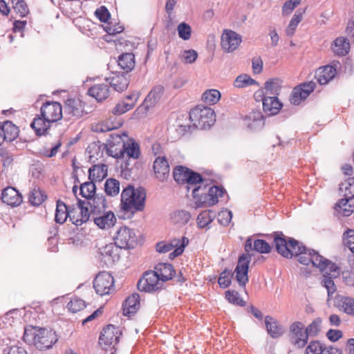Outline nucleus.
I'll return each mask as SVG.
<instances>
[{
    "label": "nucleus",
    "instance_id": "nucleus-1",
    "mask_svg": "<svg viewBox=\"0 0 354 354\" xmlns=\"http://www.w3.org/2000/svg\"><path fill=\"white\" fill-rule=\"evenodd\" d=\"M146 191L145 188L138 187L136 189L129 185L121 193V207L126 212L133 214L142 211L145 208Z\"/></svg>",
    "mask_w": 354,
    "mask_h": 354
},
{
    "label": "nucleus",
    "instance_id": "nucleus-2",
    "mask_svg": "<svg viewBox=\"0 0 354 354\" xmlns=\"http://www.w3.org/2000/svg\"><path fill=\"white\" fill-rule=\"evenodd\" d=\"M225 190L219 186L213 185L207 188L206 185H198L192 190V196L196 207H210L218 202Z\"/></svg>",
    "mask_w": 354,
    "mask_h": 354
},
{
    "label": "nucleus",
    "instance_id": "nucleus-3",
    "mask_svg": "<svg viewBox=\"0 0 354 354\" xmlns=\"http://www.w3.org/2000/svg\"><path fill=\"white\" fill-rule=\"evenodd\" d=\"M214 110L209 107L197 106L189 112V119L197 129H205L214 124L216 120Z\"/></svg>",
    "mask_w": 354,
    "mask_h": 354
},
{
    "label": "nucleus",
    "instance_id": "nucleus-4",
    "mask_svg": "<svg viewBox=\"0 0 354 354\" xmlns=\"http://www.w3.org/2000/svg\"><path fill=\"white\" fill-rule=\"evenodd\" d=\"M294 256L298 257V261L301 264L308 266L311 264L312 267L322 269L324 268V262L326 259L320 255L314 250L308 249L299 242L296 247Z\"/></svg>",
    "mask_w": 354,
    "mask_h": 354
},
{
    "label": "nucleus",
    "instance_id": "nucleus-5",
    "mask_svg": "<svg viewBox=\"0 0 354 354\" xmlns=\"http://www.w3.org/2000/svg\"><path fill=\"white\" fill-rule=\"evenodd\" d=\"M32 336L33 343L39 350L49 349L57 341L55 331L43 328H35Z\"/></svg>",
    "mask_w": 354,
    "mask_h": 354
},
{
    "label": "nucleus",
    "instance_id": "nucleus-6",
    "mask_svg": "<svg viewBox=\"0 0 354 354\" xmlns=\"http://www.w3.org/2000/svg\"><path fill=\"white\" fill-rule=\"evenodd\" d=\"M274 243L279 254L287 259H291L294 256L299 241L290 238L288 242L283 234L277 232L274 233Z\"/></svg>",
    "mask_w": 354,
    "mask_h": 354
},
{
    "label": "nucleus",
    "instance_id": "nucleus-7",
    "mask_svg": "<svg viewBox=\"0 0 354 354\" xmlns=\"http://www.w3.org/2000/svg\"><path fill=\"white\" fill-rule=\"evenodd\" d=\"M113 239L115 245L120 249L133 248L137 243V237L133 230L126 226L120 227Z\"/></svg>",
    "mask_w": 354,
    "mask_h": 354
},
{
    "label": "nucleus",
    "instance_id": "nucleus-8",
    "mask_svg": "<svg viewBox=\"0 0 354 354\" xmlns=\"http://www.w3.org/2000/svg\"><path fill=\"white\" fill-rule=\"evenodd\" d=\"M162 285L158 275L154 271L149 270L143 274L137 283V287L140 291L152 292L160 289Z\"/></svg>",
    "mask_w": 354,
    "mask_h": 354
},
{
    "label": "nucleus",
    "instance_id": "nucleus-9",
    "mask_svg": "<svg viewBox=\"0 0 354 354\" xmlns=\"http://www.w3.org/2000/svg\"><path fill=\"white\" fill-rule=\"evenodd\" d=\"M127 137L126 133L110 134L106 146L107 154L115 158H122V149H124L126 143L124 138H127Z\"/></svg>",
    "mask_w": 354,
    "mask_h": 354
},
{
    "label": "nucleus",
    "instance_id": "nucleus-10",
    "mask_svg": "<svg viewBox=\"0 0 354 354\" xmlns=\"http://www.w3.org/2000/svg\"><path fill=\"white\" fill-rule=\"evenodd\" d=\"M93 287L99 295H109L114 287L113 276L107 272H100L93 281Z\"/></svg>",
    "mask_w": 354,
    "mask_h": 354
},
{
    "label": "nucleus",
    "instance_id": "nucleus-11",
    "mask_svg": "<svg viewBox=\"0 0 354 354\" xmlns=\"http://www.w3.org/2000/svg\"><path fill=\"white\" fill-rule=\"evenodd\" d=\"M84 102L80 98H68L64 102V114L67 120L80 118L86 112Z\"/></svg>",
    "mask_w": 354,
    "mask_h": 354
},
{
    "label": "nucleus",
    "instance_id": "nucleus-12",
    "mask_svg": "<svg viewBox=\"0 0 354 354\" xmlns=\"http://www.w3.org/2000/svg\"><path fill=\"white\" fill-rule=\"evenodd\" d=\"M251 255L250 254H243L239 257L234 273L241 287H245L248 282V270Z\"/></svg>",
    "mask_w": 354,
    "mask_h": 354
},
{
    "label": "nucleus",
    "instance_id": "nucleus-13",
    "mask_svg": "<svg viewBox=\"0 0 354 354\" xmlns=\"http://www.w3.org/2000/svg\"><path fill=\"white\" fill-rule=\"evenodd\" d=\"M242 41V37L236 32L225 29L221 35V45L225 53H232L240 46Z\"/></svg>",
    "mask_w": 354,
    "mask_h": 354
},
{
    "label": "nucleus",
    "instance_id": "nucleus-14",
    "mask_svg": "<svg viewBox=\"0 0 354 354\" xmlns=\"http://www.w3.org/2000/svg\"><path fill=\"white\" fill-rule=\"evenodd\" d=\"M164 87L162 85H156L152 88L146 96L143 103L137 109V111L145 115L149 110L154 107L160 100L163 93Z\"/></svg>",
    "mask_w": 354,
    "mask_h": 354
},
{
    "label": "nucleus",
    "instance_id": "nucleus-15",
    "mask_svg": "<svg viewBox=\"0 0 354 354\" xmlns=\"http://www.w3.org/2000/svg\"><path fill=\"white\" fill-rule=\"evenodd\" d=\"M40 113L48 122L54 123L62 118V106L59 102L48 101L43 104Z\"/></svg>",
    "mask_w": 354,
    "mask_h": 354
},
{
    "label": "nucleus",
    "instance_id": "nucleus-16",
    "mask_svg": "<svg viewBox=\"0 0 354 354\" xmlns=\"http://www.w3.org/2000/svg\"><path fill=\"white\" fill-rule=\"evenodd\" d=\"M304 328V325L300 322H295L290 326L291 343L298 348H304L308 343V336Z\"/></svg>",
    "mask_w": 354,
    "mask_h": 354
},
{
    "label": "nucleus",
    "instance_id": "nucleus-17",
    "mask_svg": "<svg viewBox=\"0 0 354 354\" xmlns=\"http://www.w3.org/2000/svg\"><path fill=\"white\" fill-rule=\"evenodd\" d=\"M315 87L316 83L312 81L295 87L290 97V103L294 105H299L309 96Z\"/></svg>",
    "mask_w": 354,
    "mask_h": 354
},
{
    "label": "nucleus",
    "instance_id": "nucleus-18",
    "mask_svg": "<svg viewBox=\"0 0 354 354\" xmlns=\"http://www.w3.org/2000/svg\"><path fill=\"white\" fill-rule=\"evenodd\" d=\"M122 335L120 329L112 324L104 327L100 333L99 343L101 345L111 346L117 344Z\"/></svg>",
    "mask_w": 354,
    "mask_h": 354
},
{
    "label": "nucleus",
    "instance_id": "nucleus-19",
    "mask_svg": "<svg viewBox=\"0 0 354 354\" xmlns=\"http://www.w3.org/2000/svg\"><path fill=\"white\" fill-rule=\"evenodd\" d=\"M119 247L114 243H109L99 249V258L107 266L113 264L119 259Z\"/></svg>",
    "mask_w": 354,
    "mask_h": 354
},
{
    "label": "nucleus",
    "instance_id": "nucleus-20",
    "mask_svg": "<svg viewBox=\"0 0 354 354\" xmlns=\"http://www.w3.org/2000/svg\"><path fill=\"white\" fill-rule=\"evenodd\" d=\"M116 217L113 212L104 211L100 214L93 216L95 224L100 229L108 230L116 223Z\"/></svg>",
    "mask_w": 354,
    "mask_h": 354
},
{
    "label": "nucleus",
    "instance_id": "nucleus-21",
    "mask_svg": "<svg viewBox=\"0 0 354 354\" xmlns=\"http://www.w3.org/2000/svg\"><path fill=\"white\" fill-rule=\"evenodd\" d=\"M1 200L7 205L15 207L21 203L23 198L21 194L16 189L12 187H8L2 191Z\"/></svg>",
    "mask_w": 354,
    "mask_h": 354
},
{
    "label": "nucleus",
    "instance_id": "nucleus-22",
    "mask_svg": "<svg viewBox=\"0 0 354 354\" xmlns=\"http://www.w3.org/2000/svg\"><path fill=\"white\" fill-rule=\"evenodd\" d=\"M86 205L89 206L93 216L102 214L106 208V198L102 194H96L92 198L86 201Z\"/></svg>",
    "mask_w": 354,
    "mask_h": 354
},
{
    "label": "nucleus",
    "instance_id": "nucleus-23",
    "mask_svg": "<svg viewBox=\"0 0 354 354\" xmlns=\"http://www.w3.org/2000/svg\"><path fill=\"white\" fill-rule=\"evenodd\" d=\"M156 177L160 181H165L169 176V165L165 157H158L153 162Z\"/></svg>",
    "mask_w": 354,
    "mask_h": 354
},
{
    "label": "nucleus",
    "instance_id": "nucleus-24",
    "mask_svg": "<svg viewBox=\"0 0 354 354\" xmlns=\"http://www.w3.org/2000/svg\"><path fill=\"white\" fill-rule=\"evenodd\" d=\"M109 82V86H111L115 91L122 92L127 89L129 81L126 73H113L112 76L106 79Z\"/></svg>",
    "mask_w": 354,
    "mask_h": 354
},
{
    "label": "nucleus",
    "instance_id": "nucleus-25",
    "mask_svg": "<svg viewBox=\"0 0 354 354\" xmlns=\"http://www.w3.org/2000/svg\"><path fill=\"white\" fill-rule=\"evenodd\" d=\"M283 104L277 96H264L263 98V110L268 115L277 114Z\"/></svg>",
    "mask_w": 354,
    "mask_h": 354
},
{
    "label": "nucleus",
    "instance_id": "nucleus-26",
    "mask_svg": "<svg viewBox=\"0 0 354 354\" xmlns=\"http://www.w3.org/2000/svg\"><path fill=\"white\" fill-rule=\"evenodd\" d=\"M0 130L3 142H12L19 134L18 127L9 120L0 123Z\"/></svg>",
    "mask_w": 354,
    "mask_h": 354
},
{
    "label": "nucleus",
    "instance_id": "nucleus-27",
    "mask_svg": "<svg viewBox=\"0 0 354 354\" xmlns=\"http://www.w3.org/2000/svg\"><path fill=\"white\" fill-rule=\"evenodd\" d=\"M88 94L97 102H102L110 95L109 86L106 83L94 84L88 89Z\"/></svg>",
    "mask_w": 354,
    "mask_h": 354
},
{
    "label": "nucleus",
    "instance_id": "nucleus-28",
    "mask_svg": "<svg viewBox=\"0 0 354 354\" xmlns=\"http://www.w3.org/2000/svg\"><path fill=\"white\" fill-rule=\"evenodd\" d=\"M335 306L346 314L354 316V299L349 297L337 295L335 297Z\"/></svg>",
    "mask_w": 354,
    "mask_h": 354
},
{
    "label": "nucleus",
    "instance_id": "nucleus-29",
    "mask_svg": "<svg viewBox=\"0 0 354 354\" xmlns=\"http://www.w3.org/2000/svg\"><path fill=\"white\" fill-rule=\"evenodd\" d=\"M140 307V295L138 293H133L128 297L123 304V314L124 316L131 317L134 315Z\"/></svg>",
    "mask_w": 354,
    "mask_h": 354
},
{
    "label": "nucleus",
    "instance_id": "nucleus-30",
    "mask_svg": "<svg viewBox=\"0 0 354 354\" xmlns=\"http://www.w3.org/2000/svg\"><path fill=\"white\" fill-rule=\"evenodd\" d=\"M51 122H48L41 115H37L30 124L37 136L48 134Z\"/></svg>",
    "mask_w": 354,
    "mask_h": 354
},
{
    "label": "nucleus",
    "instance_id": "nucleus-31",
    "mask_svg": "<svg viewBox=\"0 0 354 354\" xmlns=\"http://www.w3.org/2000/svg\"><path fill=\"white\" fill-rule=\"evenodd\" d=\"M155 273L158 275L161 282L167 281L172 279L175 270L170 263H160L155 266Z\"/></svg>",
    "mask_w": 354,
    "mask_h": 354
},
{
    "label": "nucleus",
    "instance_id": "nucleus-32",
    "mask_svg": "<svg viewBox=\"0 0 354 354\" xmlns=\"http://www.w3.org/2000/svg\"><path fill=\"white\" fill-rule=\"evenodd\" d=\"M335 75L336 69L332 66L327 65L319 68L315 77L321 85H324L333 79Z\"/></svg>",
    "mask_w": 354,
    "mask_h": 354
},
{
    "label": "nucleus",
    "instance_id": "nucleus-33",
    "mask_svg": "<svg viewBox=\"0 0 354 354\" xmlns=\"http://www.w3.org/2000/svg\"><path fill=\"white\" fill-rule=\"evenodd\" d=\"M265 324L268 333L272 338H278L283 333V329L281 325L271 316H266Z\"/></svg>",
    "mask_w": 354,
    "mask_h": 354
},
{
    "label": "nucleus",
    "instance_id": "nucleus-34",
    "mask_svg": "<svg viewBox=\"0 0 354 354\" xmlns=\"http://www.w3.org/2000/svg\"><path fill=\"white\" fill-rule=\"evenodd\" d=\"M77 205L80 209V215L77 218H75L74 216L73 218L70 216V219L72 221L73 224L79 226L82 223H86L89 219L92 213L91 212L89 206L86 205V201L78 199Z\"/></svg>",
    "mask_w": 354,
    "mask_h": 354
},
{
    "label": "nucleus",
    "instance_id": "nucleus-35",
    "mask_svg": "<svg viewBox=\"0 0 354 354\" xmlns=\"http://www.w3.org/2000/svg\"><path fill=\"white\" fill-rule=\"evenodd\" d=\"M331 48L335 54L345 56L349 52L350 43L346 38L339 37L333 41Z\"/></svg>",
    "mask_w": 354,
    "mask_h": 354
},
{
    "label": "nucleus",
    "instance_id": "nucleus-36",
    "mask_svg": "<svg viewBox=\"0 0 354 354\" xmlns=\"http://www.w3.org/2000/svg\"><path fill=\"white\" fill-rule=\"evenodd\" d=\"M107 176V167L106 165H95L88 170V178L93 182H101Z\"/></svg>",
    "mask_w": 354,
    "mask_h": 354
},
{
    "label": "nucleus",
    "instance_id": "nucleus-37",
    "mask_svg": "<svg viewBox=\"0 0 354 354\" xmlns=\"http://www.w3.org/2000/svg\"><path fill=\"white\" fill-rule=\"evenodd\" d=\"M124 154L129 158L138 159L140 155L139 145L133 139H127L124 149H122V158Z\"/></svg>",
    "mask_w": 354,
    "mask_h": 354
},
{
    "label": "nucleus",
    "instance_id": "nucleus-38",
    "mask_svg": "<svg viewBox=\"0 0 354 354\" xmlns=\"http://www.w3.org/2000/svg\"><path fill=\"white\" fill-rule=\"evenodd\" d=\"M281 84L282 80L279 78H272L267 80L264 86L266 91L264 95H272L277 97L281 91Z\"/></svg>",
    "mask_w": 354,
    "mask_h": 354
},
{
    "label": "nucleus",
    "instance_id": "nucleus-39",
    "mask_svg": "<svg viewBox=\"0 0 354 354\" xmlns=\"http://www.w3.org/2000/svg\"><path fill=\"white\" fill-rule=\"evenodd\" d=\"M118 63L120 68L126 71L127 73L135 66L134 55L131 53H122L119 56Z\"/></svg>",
    "mask_w": 354,
    "mask_h": 354
},
{
    "label": "nucleus",
    "instance_id": "nucleus-40",
    "mask_svg": "<svg viewBox=\"0 0 354 354\" xmlns=\"http://www.w3.org/2000/svg\"><path fill=\"white\" fill-rule=\"evenodd\" d=\"M68 216H70L68 206L63 201H57L55 216V222L62 224L66 221Z\"/></svg>",
    "mask_w": 354,
    "mask_h": 354
},
{
    "label": "nucleus",
    "instance_id": "nucleus-41",
    "mask_svg": "<svg viewBox=\"0 0 354 354\" xmlns=\"http://www.w3.org/2000/svg\"><path fill=\"white\" fill-rule=\"evenodd\" d=\"M46 198V195L38 187H35L30 192L28 200L34 206L40 205Z\"/></svg>",
    "mask_w": 354,
    "mask_h": 354
},
{
    "label": "nucleus",
    "instance_id": "nucleus-42",
    "mask_svg": "<svg viewBox=\"0 0 354 354\" xmlns=\"http://www.w3.org/2000/svg\"><path fill=\"white\" fill-rule=\"evenodd\" d=\"M190 169L184 166H177L173 171L174 180L178 184H185Z\"/></svg>",
    "mask_w": 354,
    "mask_h": 354
},
{
    "label": "nucleus",
    "instance_id": "nucleus-43",
    "mask_svg": "<svg viewBox=\"0 0 354 354\" xmlns=\"http://www.w3.org/2000/svg\"><path fill=\"white\" fill-rule=\"evenodd\" d=\"M95 189L96 187L95 183L92 180L90 182H85L81 184L80 187V194L82 197L87 199V201L96 194Z\"/></svg>",
    "mask_w": 354,
    "mask_h": 354
},
{
    "label": "nucleus",
    "instance_id": "nucleus-44",
    "mask_svg": "<svg viewBox=\"0 0 354 354\" xmlns=\"http://www.w3.org/2000/svg\"><path fill=\"white\" fill-rule=\"evenodd\" d=\"M215 218V214L213 211H204L198 214L197 217V224L199 227L203 228L211 223Z\"/></svg>",
    "mask_w": 354,
    "mask_h": 354
},
{
    "label": "nucleus",
    "instance_id": "nucleus-45",
    "mask_svg": "<svg viewBox=\"0 0 354 354\" xmlns=\"http://www.w3.org/2000/svg\"><path fill=\"white\" fill-rule=\"evenodd\" d=\"M106 194L111 196H117L120 192V183L115 178H109L104 184Z\"/></svg>",
    "mask_w": 354,
    "mask_h": 354
},
{
    "label": "nucleus",
    "instance_id": "nucleus-46",
    "mask_svg": "<svg viewBox=\"0 0 354 354\" xmlns=\"http://www.w3.org/2000/svg\"><path fill=\"white\" fill-rule=\"evenodd\" d=\"M180 239H174L170 242H159L156 244V251L159 253L168 252L180 243Z\"/></svg>",
    "mask_w": 354,
    "mask_h": 354
},
{
    "label": "nucleus",
    "instance_id": "nucleus-47",
    "mask_svg": "<svg viewBox=\"0 0 354 354\" xmlns=\"http://www.w3.org/2000/svg\"><path fill=\"white\" fill-rule=\"evenodd\" d=\"M191 218V214L189 212L185 210H178L171 216V219L174 223L179 225H185Z\"/></svg>",
    "mask_w": 354,
    "mask_h": 354
},
{
    "label": "nucleus",
    "instance_id": "nucleus-48",
    "mask_svg": "<svg viewBox=\"0 0 354 354\" xmlns=\"http://www.w3.org/2000/svg\"><path fill=\"white\" fill-rule=\"evenodd\" d=\"M221 98V93L218 90L210 89L203 93L202 100L207 104H214Z\"/></svg>",
    "mask_w": 354,
    "mask_h": 354
},
{
    "label": "nucleus",
    "instance_id": "nucleus-49",
    "mask_svg": "<svg viewBox=\"0 0 354 354\" xmlns=\"http://www.w3.org/2000/svg\"><path fill=\"white\" fill-rule=\"evenodd\" d=\"M249 120H252V122L248 123V127L252 130L261 128L263 126V115L260 112H254L249 115Z\"/></svg>",
    "mask_w": 354,
    "mask_h": 354
},
{
    "label": "nucleus",
    "instance_id": "nucleus-50",
    "mask_svg": "<svg viewBox=\"0 0 354 354\" xmlns=\"http://www.w3.org/2000/svg\"><path fill=\"white\" fill-rule=\"evenodd\" d=\"M324 266V268L319 270L322 272L326 271L325 275L336 278L339 274L340 269L335 263L326 259Z\"/></svg>",
    "mask_w": 354,
    "mask_h": 354
},
{
    "label": "nucleus",
    "instance_id": "nucleus-51",
    "mask_svg": "<svg viewBox=\"0 0 354 354\" xmlns=\"http://www.w3.org/2000/svg\"><path fill=\"white\" fill-rule=\"evenodd\" d=\"M255 84H257L256 80L245 74L239 75L234 82V86L237 88H243Z\"/></svg>",
    "mask_w": 354,
    "mask_h": 354
},
{
    "label": "nucleus",
    "instance_id": "nucleus-52",
    "mask_svg": "<svg viewBox=\"0 0 354 354\" xmlns=\"http://www.w3.org/2000/svg\"><path fill=\"white\" fill-rule=\"evenodd\" d=\"M225 297L228 300V301L234 305H237L239 306H245V302L243 300V299L240 297V295L238 292L234 290H227L225 292Z\"/></svg>",
    "mask_w": 354,
    "mask_h": 354
},
{
    "label": "nucleus",
    "instance_id": "nucleus-53",
    "mask_svg": "<svg viewBox=\"0 0 354 354\" xmlns=\"http://www.w3.org/2000/svg\"><path fill=\"white\" fill-rule=\"evenodd\" d=\"M324 279L322 281L324 286L326 288L328 292V300L332 299L333 295L336 292L337 288L333 280L332 277L324 275Z\"/></svg>",
    "mask_w": 354,
    "mask_h": 354
},
{
    "label": "nucleus",
    "instance_id": "nucleus-54",
    "mask_svg": "<svg viewBox=\"0 0 354 354\" xmlns=\"http://www.w3.org/2000/svg\"><path fill=\"white\" fill-rule=\"evenodd\" d=\"M189 185H196L199 184V185H206L204 183V180L202 178L201 175L197 172L194 171L190 169L188 176H187L186 183Z\"/></svg>",
    "mask_w": 354,
    "mask_h": 354
},
{
    "label": "nucleus",
    "instance_id": "nucleus-55",
    "mask_svg": "<svg viewBox=\"0 0 354 354\" xmlns=\"http://www.w3.org/2000/svg\"><path fill=\"white\" fill-rule=\"evenodd\" d=\"M322 322V319L317 317L306 328V331L308 337H314L319 333L321 330Z\"/></svg>",
    "mask_w": 354,
    "mask_h": 354
},
{
    "label": "nucleus",
    "instance_id": "nucleus-56",
    "mask_svg": "<svg viewBox=\"0 0 354 354\" xmlns=\"http://www.w3.org/2000/svg\"><path fill=\"white\" fill-rule=\"evenodd\" d=\"M180 243L179 245H178L177 246H176L174 248V251L171 252L169 254V258L171 260H173L176 257H177L180 256V254H182L183 252H184L185 248L189 243V239L187 237H185V236L182 237L180 239Z\"/></svg>",
    "mask_w": 354,
    "mask_h": 354
},
{
    "label": "nucleus",
    "instance_id": "nucleus-57",
    "mask_svg": "<svg viewBox=\"0 0 354 354\" xmlns=\"http://www.w3.org/2000/svg\"><path fill=\"white\" fill-rule=\"evenodd\" d=\"M344 245L354 254V230L348 229L343 234Z\"/></svg>",
    "mask_w": 354,
    "mask_h": 354
},
{
    "label": "nucleus",
    "instance_id": "nucleus-58",
    "mask_svg": "<svg viewBox=\"0 0 354 354\" xmlns=\"http://www.w3.org/2000/svg\"><path fill=\"white\" fill-rule=\"evenodd\" d=\"M178 34L180 39L183 40H188L190 39L192 35V28L191 26L185 23H180L177 28Z\"/></svg>",
    "mask_w": 354,
    "mask_h": 354
},
{
    "label": "nucleus",
    "instance_id": "nucleus-59",
    "mask_svg": "<svg viewBox=\"0 0 354 354\" xmlns=\"http://www.w3.org/2000/svg\"><path fill=\"white\" fill-rule=\"evenodd\" d=\"M270 244L263 239H256L254 241V250L261 254H268L271 251Z\"/></svg>",
    "mask_w": 354,
    "mask_h": 354
},
{
    "label": "nucleus",
    "instance_id": "nucleus-60",
    "mask_svg": "<svg viewBox=\"0 0 354 354\" xmlns=\"http://www.w3.org/2000/svg\"><path fill=\"white\" fill-rule=\"evenodd\" d=\"M232 274L227 269L224 270L219 275L218 283L221 288H226L231 284Z\"/></svg>",
    "mask_w": 354,
    "mask_h": 354
},
{
    "label": "nucleus",
    "instance_id": "nucleus-61",
    "mask_svg": "<svg viewBox=\"0 0 354 354\" xmlns=\"http://www.w3.org/2000/svg\"><path fill=\"white\" fill-rule=\"evenodd\" d=\"M85 307V301L79 298H75L71 300L67 304L68 309L73 313L84 309Z\"/></svg>",
    "mask_w": 354,
    "mask_h": 354
},
{
    "label": "nucleus",
    "instance_id": "nucleus-62",
    "mask_svg": "<svg viewBox=\"0 0 354 354\" xmlns=\"http://www.w3.org/2000/svg\"><path fill=\"white\" fill-rule=\"evenodd\" d=\"M324 349L323 345L319 341H312L306 347V354H323Z\"/></svg>",
    "mask_w": 354,
    "mask_h": 354
},
{
    "label": "nucleus",
    "instance_id": "nucleus-63",
    "mask_svg": "<svg viewBox=\"0 0 354 354\" xmlns=\"http://www.w3.org/2000/svg\"><path fill=\"white\" fill-rule=\"evenodd\" d=\"M198 57V53L193 49L185 50H184L181 55V60L186 64H192L194 63Z\"/></svg>",
    "mask_w": 354,
    "mask_h": 354
},
{
    "label": "nucleus",
    "instance_id": "nucleus-64",
    "mask_svg": "<svg viewBox=\"0 0 354 354\" xmlns=\"http://www.w3.org/2000/svg\"><path fill=\"white\" fill-rule=\"evenodd\" d=\"M13 8L21 16H26L28 13V8L24 0H12Z\"/></svg>",
    "mask_w": 354,
    "mask_h": 354
}]
</instances>
